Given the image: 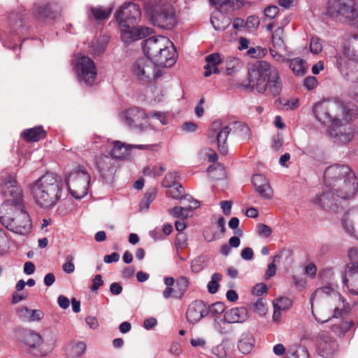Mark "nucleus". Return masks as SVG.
<instances>
[{
  "instance_id": "54",
  "label": "nucleus",
  "mask_w": 358,
  "mask_h": 358,
  "mask_svg": "<svg viewBox=\"0 0 358 358\" xmlns=\"http://www.w3.org/2000/svg\"><path fill=\"white\" fill-rule=\"evenodd\" d=\"M34 10L38 17H48L50 16L51 4L39 6L34 5Z\"/></svg>"
},
{
  "instance_id": "8",
  "label": "nucleus",
  "mask_w": 358,
  "mask_h": 358,
  "mask_svg": "<svg viewBox=\"0 0 358 358\" xmlns=\"http://www.w3.org/2000/svg\"><path fill=\"white\" fill-rule=\"evenodd\" d=\"M73 66L79 83L89 86L94 83L97 69L90 57L82 55H76L73 60Z\"/></svg>"
},
{
  "instance_id": "32",
  "label": "nucleus",
  "mask_w": 358,
  "mask_h": 358,
  "mask_svg": "<svg viewBox=\"0 0 358 358\" xmlns=\"http://www.w3.org/2000/svg\"><path fill=\"white\" fill-rule=\"evenodd\" d=\"M17 314L22 320L27 322H39L44 317L41 310H31L25 306L18 308Z\"/></svg>"
},
{
  "instance_id": "27",
  "label": "nucleus",
  "mask_w": 358,
  "mask_h": 358,
  "mask_svg": "<svg viewBox=\"0 0 358 358\" xmlns=\"http://www.w3.org/2000/svg\"><path fill=\"white\" fill-rule=\"evenodd\" d=\"M248 317L249 313L245 307H234L224 312L223 322L227 324L243 323Z\"/></svg>"
},
{
  "instance_id": "21",
  "label": "nucleus",
  "mask_w": 358,
  "mask_h": 358,
  "mask_svg": "<svg viewBox=\"0 0 358 358\" xmlns=\"http://www.w3.org/2000/svg\"><path fill=\"white\" fill-rule=\"evenodd\" d=\"M341 225L347 234L358 240V206L351 208L344 213Z\"/></svg>"
},
{
  "instance_id": "60",
  "label": "nucleus",
  "mask_w": 358,
  "mask_h": 358,
  "mask_svg": "<svg viewBox=\"0 0 358 358\" xmlns=\"http://www.w3.org/2000/svg\"><path fill=\"white\" fill-rule=\"evenodd\" d=\"M91 48H92V52L94 55H99L105 52V50L106 49V43L103 41L92 42Z\"/></svg>"
},
{
  "instance_id": "61",
  "label": "nucleus",
  "mask_w": 358,
  "mask_h": 358,
  "mask_svg": "<svg viewBox=\"0 0 358 358\" xmlns=\"http://www.w3.org/2000/svg\"><path fill=\"white\" fill-rule=\"evenodd\" d=\"M257 231L259 236L266 238L271 234L272 229L269 226L266 224H259L257 227Z\"/></svg>"
},
{
  "instance_id": "49",
  "label": "nucleus",
  "mask_w": 358,
  "mask_h": 358,
  "mask_svg": "<svg viewBox=\"0 0 358 358\" xmlns=\"http://www.w3.org/2000/svg\"><path fill=\"white\" fill-rule=\"evenodd\" d=\"M10 21V33H13L15 36L20 35V33L24 30L23 22L20 16H16L13 22V17H9Z\"/></svg>"
},
{
  "instance_id": "11",
  "label": "nucleus",
  "mask_w": 358,
  "mask_h": 358,
  "mask_svg": "<svg viewBox=\"0 0 358 358\" xmlns=\"http://www.w3.org/2000/svg\"><path fill=\"white\" fill-rule=\"evenodd\" d=\"M131 71L134 77L146 83L157 80L164 74V70L157 67L148 58L136 61L132 65Z\"/></svg>"
},
{
  "instance_id": "39",
  "label": "nucleus",
  "mask_w": 358,
  "mask_h": 358,
  "mask_svg": "<svg viewBox=\"0 0 358 358\" xmlns=\"http://www.w3.org/2000/svg\"><path fill=\"white\" fill-rule=\"evenodd\" d=\"M206 64L204 66L205 72L203 73L205 77H209L212 73V66L218 65L221 63L222 59L220 55L217 52L208 55L206 57Z\"/></svg>"
},
{
  "instance_id": "36",
  "label": "nucleus",
  "mask_w": 358,
  "mask_h": 358,
  "mask_svg": "<svg viewBox=\"0 0 358 358\" xmlns=\"http://www.w3.org/2000/svg\"><path fill=\"white\" fill-rule=\"evenodd\" d=\"M113 159L110 156L104 155L98 158L96 166L103 176L108 173L112 174L114 171Z\"/></svg>"
},
{
  "instance_id": "5",
  "label": "nucleus",
  "mask_w": 358,
  "mask_h": 358,
  "mask_svg": "<svg viewBox=\"0 0 358 358\" xmlns=\"http://www.w3.org/2000/svg\"><path fill=\"white\" fill-rule=\"evenodd\" d=\"M144 10L154 24L171 29L176 24L175 12L165 1L144 0Z\"/></svg>"
},
{
  "instance_id": "57",
  "label": "nucleus",
  "mask_w": 358,
  "mask_h": 358,
  "mask_svg": "<svg viewBox=\"0 0 358 358\" xmlns=\"http://www.w3.org/2000/svg\"><path fill=\"white\" fill-rule=\"evenodd\" d=\"M343 55H344L348 61L358 62V54L354 49H351L350 46L345 45L342 50Z\"/></svg>"
},
{
  "instance_id": "9",
  "label": "nucleus",
  "mask_w": 358,
  "mask_h": 358,
  "mask_svg": "<svg viewBox=\"0 0 358 358\" xmlns=\"http://www.w3.org/2000/svg\"><path fill=\"white\" fill-rule=\"evenodd\" d=\"M121 121L128 127L144 131L153 129L155 127L148 121V113L139 107H132L122 111L120 113Z\"/></svg>"
},
{
  "instance_id": "23",
  "label": "nucleus",
  "mask_w": 358,
  "mask_h": 358,
  "mask_svg": "<svg viewBox=\"0 0 358 358\" xmlns=\"http://www.w3.org/2000/svg\"><path fill=\"white\" fill-rule=\"evenodd\" d=\"M350 311V306H345V312H341L335 317L333 315L334 320L331 322V330L338 336H343L350 330L354 323L352 320H346L345 316Z\"/></svg>"
},
{
  "instance_id": "25",
  "label": "nucleus",
  "mask_w": 358,
  "mask_h": 358,
  "mask_svg": "<svg viewBox=\"0 0 358 358\" xmlns=\"http://www.w3.org/2000/svg\"><path fill=\"white\" fill-rule=\"evenodd\" d=\"M336 341L327 334L322 335L317 341V351L321 357L331 358L337 351Z\"/></svg>"
},
{
  "instance_id": "34",
  "label": "nucleus",
  "mask_w": 358,
  "mask_h": 358,
  "mask_svg": "<svg viewBox=\"0 0 358 358\" xmlns=\"http://www.w3.org/2000/svg\"><path fill=\"white\" fill-rule=\"evenodd\" d=\"M130 145L120 141L113 142V148L110 150V156L114 159H124L129 155Z\"/></svg>"
},
{
  "instance_id": "62",
  "label": "nucleus",
  "mask_w": 358,
  "mask_h": 358,
  "mask_svg": "<svg viewBox=\"0 0 358 358\" xmlns=\"http://www.w3.org/2000/svg\"><path fill=\"white\" fill-rule=\"evenodd\" d=\"M348 60L346 57L343 55V52L341 51L339 53H337L336 55V67L341 71L343 67H345L348 64Z\"/></svg>"
},
{
  "instance_id": "51",
  "label": "nucleus",
  "mask_w": 358,
  "mask_h": 358,
  "mask_svg": "<svg viewBox=\"0 0 358 358\" xmlns=\"http://www.w3.org/2000/svg\"><path fill=\"white\" fill-rule=\"evenodd\" d=\"M273 308H277L280 310H288L292 305V301L287 297H280L273 302Z\"/></svg>"
},
{
  "instance_id": "3",
  "label": "nucleus",
  "mask_w": 358,
  "mask_h": 358,
  "mask_svg": "<svg viewBox=\"0 0 358 358\" xmlns=\"http://www.w3.org/2000/svg\"><path fill=\"white\" fill-rule=\"evenodd\" d=\"M248 83L245 87L264 93L268 89L273 96L282 90V82L278 69L266 61H260L248 71Z\"/></svg>"
},
{
  "instance_id": "31",
  "label": "nucleus",
  "mask_w": 358,
  "mask_h": 358,
  "mask_svg": "<svg viewBox=\"0 0 358 358\" xmlns=\"http://www.w3.org/2000/svg\"><path fill=\"white\" fill-rule=\"evenodd\" d=\"M255 345V339L250 331H244L241 334L237 341V348L243 355L250 354Z\"/></svg>"
},
{
  "instance_id": "63",
  "label": "nucleus",
  "mask_w": 358,
  "mask_h": 358,
  "mask_svg": "<svg viewBox=\"0 0 358 358\" xmlns=\"http://www.w3.org/2000/svg\"><path fill=\"white\" fill-rule=\"evenodd\" d=\"M103 285V280H102L101 275L100 274H97L94 276V278L92 280V285L90 287V289L92 292H96Z\"/></svg>"
},
{
  "instance_id": "35",
  "label": "nucleus",
  "mask_w": 358,
  "mask_h": 358,
  "mask_svg": "<svg viewBox=\"0 0 358 358\" xmlns=\"http://www.w3.org/2000/svg\"><path fill=\"white\" fill-rule=\"evenodd\" d=\"M22 136L27 142H37L45 137V131L41 126L25 129Z\"/></svg>"
},
{
  "instance_id": "20",
  "label": "nucleus",
  "mask_w": 358,
  "mask_h": 358,
  "mask_svg": "<svg viewBox=\"0 0 358 358\" xmlns=\"http://www.w3.org/2000/svg\"><path fill=\"white\" fill-rule=\"evenodd\" d=\"M169 38L164 36H150L143 41L141 46L144 55L149 59L157 55L162 46L165 45Z\"/></svg>"
},
{
  "instance_id": "22",
  "label": "nucleus",
  "mask_w": 358,
  "mask_h": 358,
  "mask_svg": "<svg viewBox=\"0 0 358 358\" xmlns=\"http://www.w3.org/2000/svg\"><path fill=\"white\" fill-rule=\"evenodd\" d=\"M310 303L311 306V313L315 320L318 323H326L331 322L334 320V304L330 301H326L325 304L318 307L316 310L313 308V296L310 298Z\"/></svg>"
},
{
  "instance_id": "37",
  "label": "nucleus",
  "mask_w": 358,
  "mask_h": 358,
  "mask_svg": "<svg viewBox=\"0 0 358 358\" xmlns=\"http://www.w3.org/2000/svg\"><path fill=\"white\" fill-rule=\"evenodd\" d=\"M215 6L216 10L232 11L241 6L238 0H209Z\"/></svg>"
},
{
  "instance_id": "53",
  "label": "nucleus",
  "mask_w": 358,
  "mask_h": 358,
  "mask_svg": "<svg viewBox=\"0 0 358 358\" xmlns=\"http://www.w3.org/2000/svg\"><path fill=\"white\" fill-rule=\"evenodd\" d=\"M225 306L222 302H216L211 306H207V315H210L215 316V315L221 314L224 312Z\"/></svg>"
},
{
  "instance_id": "24",
  "label": "nucleus",
  "mask_w": 358,
  "mask_h": 358,
  "mask_svg": "<svg viewBox=\"0 0 358 358\" xmlns=\"http://www.w3.org/2000/svg\"><path fill=\"white\" fill-rule=\"evenodd\" d=\"M207 305L201 300L192 302L187 310L186 318L189 323L196 324L207 316Z\"/></svg>"
},
{
  "instance_id": "52",
  "label": "nucleus",
  "mask_w": 358,
  "mask_h": 358,
  "mask_svg": "<svg viewBox=\"0 0 358 358\" xmlns=\"http://www.w3.org/2000/svg\"><path fill=\"white\" fill-rule=\"evenodd\" d=\"M164 171V167L163 166L159 167L157 166H154L153 167L146 166L143 170V173L145 176L152 178L161 176Z\"/></svg>"
},
{
  "instance_id": "41",
  "label": "nucleus",
  "mask_w": 358,
  "mask_h": 358,
  "mask_svg": "<svg viewBox=\"0 0 358 358\" xmlns=\"http://www.w3.org/2000/svg\"><path fill=\"white\" fill-rule=\"evenodd\" d=\"M157 194V189L155 188H151L148 189L141 202L139 203V209L141 211L148 210L150 204L154 201Z\"/></svg>"
},
{
  "instance_id": "10",
  "label": "nucleus",
  "mask_w": 358,
  "mask_h": 358,
  "mask_svg": "<svg viewBox=\"0 0 358 358\" xmlns=\"http://www.w3.org/2000/svg\"><path fill=\"white\" fill-rule=\"evenodd\" d=\"M90 182L89 173L80 168L71 173L65 179L70 194L76 199H80L87 194Z\"/></svg>"
},
{
  "instance_id": "45",
  "label": "nucleus",
  "mask_w": 358,
  "mask_h": 358,
  "mask_svg": "<svg viewBox=\"0 0 358 358\" xmlns=\"http://www.w3.org/2000/svg\"><path fill=\"white\" fill-rule=\"evenodd\" d=\"M289 67L293 72L297 75H303L305 72V62L303 59L297 57L289 60Z\"/></svg>"
},
{
  "instance_id": "19",
  "label": "nucleus",
  "mask_w": 358,
  "mask_h": 358,
  "mask_svg": "<svg viewBox=\"0 0 358 358\" xmlns=\"http://www.w3.org/2000/svg\"><path fill=\"white\" fill-rule=\"evenodd\" d=\"M283 28L278 27L271 35V46L269 48V52L271 57L278 62L282 63L287 61V59L282 52L286 50V45L283 40Z\"/></svg>"
},
{
  "instance_id": "59",
  "label": "nucleus",
  "mask_w": 358,
  "mask_h": 358,
  "mask_svg": "<svg viewBox=\"0 0 358 358\" xmlns=\"http://www.w3.org/2000/svg\"><path fill=\"white\" fill-rule=\"evenodd\" d=\"M254 310L259 315H265L267 311L266 302L263 299H259L253 304Z\"/></svg>"
},
{
  "instance_id": "38",
  "label": "nucleus",
  "mask_w": 358,
  "mask_h": 358,
  "mask_svg": "<svg viewBox=\"0 0 358 358\" xmlns=\"http://www.w3.org/2000/svg\"><path fill=\"white\" fill-rule=\"evenodd\" d=\"M113 10V7L103 8L101 6L90 7V10L87 13L89 17L91 15L96 20H103L107 19Z\"/></svg>"
},
{
  "instance_id": "16",
  "label": "nucleus",
  "mask_w": 358,
  "mask_h": 358,
  "mask_svg": "<svg viewBox=\"0 0 358 358\" xmlns=\"http://www.w3.org/2000/svg\"><path fill=\"white\" fill-rule=\"evenodd\" d=\"M322 294L327 295L328 298L326 301H330L334 303V316L335 317L339 313L345 312V306L349 305L343 296L336 290L332 286H324L317 289L315 292L311 295L313 296V299L317 296H322Z\"/></svg>"
},
{
  "instance_id": "43",
  "label": "nucleus",
  "mask_w": 358,
  "mask_h": 358,
  "mask_svg": "<svg viewBox=\"0 0 358 358\" xmlns=\"http://www.w3.org/2000/svg\"><path fill=\"white\" fill-rule=\"evenodd\" d=\"M241 67V62L239 59L229 57L226 59V71L228 75H233Z\"/></svg>"
},
{
  "instance_id": "40",
  "label": "nucleus",
  "mask_w": 358,
  "mask_h": 358,
  "mask_svg": "<svg viewBox=\"0 0 358 358\" xmlns=\"http://www.w3.org/2000/svg\"><path fill=\"white\" fill-rule=\"evenodd\" d=\"M285 358H309V355L305 348L293 345L287 350Z\"/></svg>"
},
{
  "instance_id": "56",
  "label": "nucleus",
  "mask_w": 358,
  "mask_h": 358,
  "mask_svg": "<svg viewBox=\"0 0 358 358\" xmlns=\"http://www.w3.org/2000/svg\"><path fill=\"white\" fill-rule=\"evenodd\" d=\"M267 54V49L261 46L250 48L248 50V55L254 58H262Z\"/></svg>"
},
{
  "instance_id": "48",
  "label": "nucleus",
  "mask_w": 358,
  "mask_h": 358,
  "mask_svg": "<svg viewBox=\"0 0 358 358\" xmlns=\"http://www.w3.org/2000/svg\"><path fill=\"white\" fill-rule=\"evenodd\" d=\"M222 275L220 273H214L211 276V280L207 285L208 291L210 294H215L219 287V282L221 281Z\"/></svg>"
},
{
  "instance_id": "2",
  "label": "nucleus",
  "mask_w": 358,
  "mask_h": 358,
  "mask_svg": "<svg viewBox=\"0 0 358 358\" xmlns=\"http://www.w3.org/2000/svg\"><path fill=\"white\" fill-rule=\"evenodd\" d=\"M64 188L62 178L47 173L29 185V190L36 205L41 208H52L60 201Z\"/></svg>"
},
{
  "instance_id": "26",
  "label": "nucleus",
  "mask_w": 358,
  "mask_h": 358,
  "mask_svg": "<svg viewBox=\"0 0 358 358\" xmlns=\"http://www.w3.org/2000/svg\"><path fill=\"white\" fill-rule=\"evenodd\" d=\"M252 183L255 191L264 199H271L273 191L270 185L268 180L262 174H255L252 177Z\"/></svg>"
},
{
  "instance_id": "44",
  "label": "nucleus",
  "mask_w": 358,
  "mask_h": 358,
  "mask_svg": "<svg viewBox=\"0 0 358 358\" xmlns=\"http://www.w3.org/2000/svg\"><path fill=\"white\" fill-rule=\"evenodd\" d=\"M86 344L83 341H79L72 345L69 352V358H80L82 357L86 350Z\"/></svg>"
},
{
  "instance_id": "14",
  "label": "nucleus",
  "mask_w": 358,
  "mask_h": 358,
  "mask_svg": "<svg viewBox=\"0 0 358 358\" xmlns=\"http://www.w3.org/2000/svg\"><path fill=\"white\" fill-rule=\"evenodd\" d=\"M348 258L351 266H349L343 282L352 294L358 295V248L350 249Z\"/></svg>"
},
{
  "instance_id": "58",
  "label": "nucleus",
  "mask_w": 358,
  "mask_h": 358,
  "mask_svg": "<svg viewBox=\"0 0 358 358\" xmlns=\"http://www.w3.org/2000/svg\"><path fill=\"white\" fill-rule=\"evenodd\" d=\"M259 25V20L257 16H249L245 21V27L248 30L252 31L256 30Z\"/></svg>"
},
{
  "instance_id": "30",
  "label": "nucleus",
  "mask_w": 358,
  "mask_h": 358,
  "mask_svg": "<svg viewBox=\"0 0 358 358\" xmlns=\"http://www.w3.org/2000/svg\"><path fill=\"white\" fill-rule=\"evenodd\" d=\"M231 11L221 10H214L210 17V23L213 28L217 31H224L230 24V18L227 15Z\"/></svg>"
},
{
  "instance_id": "47",
  "label": "nucleus",
  "mask_w": 358,
  "mask_h": 358,
  "mask_svg": "<svg viewBox=\"0 0 358 358\" xmlns=\"http://www.w3.org/2000/svg\"><path fill=\"white\" fill-rule=\"evenodd\" d=\"M166 192V194L171 197L173 199L179 200L183 198L185 195V189L183 187L177 183Z\"/></svg>"
},
{
  "instance_id": "7",
  "label": "nucleus",
  "mask_w": 358,
  "mask_h": 358,
  "mask_svg": "<svg viewBox=\"0 0 358 358\" xmlns=\"http://www.w3.org/2000/svg\"><path fill=\"white\" fill-rule=\"evenodd\" d=\"M16 211L14 217L3 215L0 217V222L10 231L20 235H27L32 229V221L29 214L25 209L24 201L21 206H13Z\"/></svg>"
},
{
  "instance_id": "17",
  "label": "nucleus",
  "mask_w": 358,
  "mask_h": 358,
  "mask_svg": "<svg viewBox=\"0 0 358 358\" xmlns=\"http://www.w3.org/2000/svg\"><path fill=\"white\" fill-rule=\"evenodd\" d=\"M165 45H163L157 55H155L150 60L161 69L173 66L177 59L176 50L173 43L169 39Z\"/></svg>"
},
{
  "instance_id": "18",
  "label": "nucleus",
  "mask_w": 358,
  "mask_h": 358,
  "mask_svg": "<svg viewBox=\"0 0 358 358\" xmlns=\"http://www.w3.org/2000/svg\"><path fill=\"white\" fill-rule=\"evenodd\" d=\"M141 16V11L139 6L132 2L124 3L115 13L118 24L121 21H124L125 23L134 25L139 21Z\"/></svg>"
},
{
  "instance_id": "28",
  "label": "nucleus",
  "mask_w": 358,
  "mask_h": 358,
  "mask_svg": "<svg viewBox=\"0 0 358 358\" xmlns=\"http://www.w3.org/2000/svg\"><path fill=\"white\" fill-rule=\"evenodd\" d=\"M220 126L221 122L220 121L214 122L212 124V131H214V133L216 135L217 147L220 152L224 155L228 152L227 140L231 130V128H230L229 126H225L223 127L220 131H217Z\"/></svg>"
},
{
  "instance_id": "42",
  "label": "nucleus",
  "mask_w": 358,
  "mask_h": 358,
  "mask_svg": "<svg viewBox=\"0 0 358 358\" xmlns=\"http://www.w3.org/2000/svg\"><path fill=\"white\" fill-rule=\"evenodd\" d=\"M169 212L170 215L174 217L185 220L189 216V214L192 212V207L176 206L169 210Z\"/></svg>"
},
{
  "instance_id": "64",
  "label": "nucleus",
  "mask_w": 358,
  "mask_h": 358,
  "mask_svg": "<svg viewBox=\"0 0 358 358\" xmlns=\"http://www.w3.org/2000/svg\"><path fill=\"white\" fill-rule=\"evenodd\" d=\"M317 80L314 76H310L304 79L303 85L308 90H311L315 88L317 85Z\"/></svg>"
},
{
  "instance_id": "1",
  "label": "nucleus",
  "mask_w": 358,
  "mask_h": 358,
  "mask_svg": "<svg viewBox=\"0 0 358 358\" xmlns=\"http://www.w3.org/2000/svg\"><path fill=\"white\" fill-rule=\"evenodd\" d=\"M338 109L346 121H351L358 115V107L353 104L345 106L338 99L334 101H324L316 103L313 108L315 118L322 124L329 127V132L331 136L337 141L345 143L349 142L354 136L350 128L347 131L346 127L341 123L339 119L334 114Z\"/></svg>"
},
{
  "instance_id": "46",
  "label": "nucleus",
  "mask_w": 358,
  "mask_h": 358,
  "mask_svg": "<svg viewBox=\"0 0 358 358\" xmlns=\"http://www.w3.org/2000/svg\"><path fill=\"white\" fill-rule=\"evenodd\" d=\"M233 129L238 135L245 139H248L250 136V129L249 127L244 123L234 122L233 124Z\"/></svg>"
},
{
  "instance_id": "55",
  "label": "nucleus",
  "mask_w": 358,
  "mask_h": 358,
  "mask_svg": "<svg viewBox=\"0 0 358 358\" xmlns=\"http://www.w3.org/2000/svg\"><path fill=\"white\" fill-rule=\"evenodd\" d=\"M322 50V45L320 38L317 36H313L310 41V51L314 55H317Z\"/></svg>"
},
{
  "instance_id": "4",
  "label": "nucleus",
  "mask_w": 358,
  "mask_h": 358,
  "mask_svg": "<svg viewBox=\"0 0 358 358\" xmlns=\"http://www.w3.org/2000/svg\"><path fill=\"white\" fill-rule=\"evenodd\" d=\"M348 176L350 178H353V172L348 165L336 164L328 166L324 172V189L322 194L316 195L313 203L327 210H336V204L334 206L329 199V192L338 183L345 184V179Z\"/></svg>"
},
{
  "instance_id": "29",
  "label": "nucleus",
  "mask_w": 358,
  "mask_h": 358,
  "mask_svg": "<svg viewBox=\"0 0 358 358\" xmlns=\"http://www.w3.org/2000/svg\"><path fill=\"white\" fill-rule=\"evenodd\" d=\"M18 339L25 345L31 349H36L43 343L41 336L31 329H22L18 331Z\"/></svg>"
},
{
  "instance_id": "13",
  "label": "nucleus",
  "mask_w": 358,
  "mask_h": 358,
  "mask_svg": "<svg viewBox=\"0 0 358 358\" xmlns=\"http://www.w3.org/2000/svg\"><path fill=\"white\" fill-rule=\"evenodd\" d=\"M358 184L355 173L353 178H350V176L345 178V184L338 183L330 192H329V199L335 205L336 204V210H332L337 213L338 211V201L339 199L347 200L353 199L357 192Z\"/></svg>"
},
{
  "instance_id": "12",
  "label": "nucleus",
  "mask_w": 358,
  "mask_h": 358,
  "mask_svg": "<svg viewBox=\"0 0 358 358\" xmlns=\"http://www.w3.org/2000/svg\"><path fill=\"white\" fill-rule=\"evenodd\" d=\"M0 194L5 198L7 205L21 206L23 199V192L18 185L15 176L8 175L2 179L0 183Z\"/></svg>"
},
{
  "instance_id": "15",
  "label": "nucleus",
  "mask_w": 358,
  "mask_h": 358,
  "mask_svg": "<svg viewBox=\"0 0 358 358\" xmlns=\"http://www.w3.org/2000/svg\"><path fill=\"white\" fill-rule=\"evenodd\" d=\"M122 41L125 44H130L135 41L140 40L144 37L151 35L153 29L148 27H134L131 24L121 21L119 24Z\"/></svg>"
},
{
  "instance_id": "33",
  "label": "nucleus",
  "mask_w": 358,
  "mask_h": 358,
  "mask_svg": "<svg viewBox=\"0 0 358 358\" xmlns=\"http://www.w3.org/2000/svg\"><path fill=\"white\" fill-rule=\"evenodd\" d=\"M169 113L164 111H150L148 113V121L150 122L155 127L164 126L169 124Z\"/></svg>"
},
{
  "instance_id": "6",
  "label": "nucleus",
  "mask_w": 358,
  "mask_h": 358,
  "mask_svg": "<svg viewBox=\"0 0 358 358\" xmlns=\"http://www.w3.org/2000/svg\"><path fill=\"white\" fill-rule=\"evenodd\" d=\"M326 15L334 20H345L358 28V8L355 0H329Z\"/></svg>"
},
{
  "instance_id": "50",
  "label": "nucleus",
  "mask_w": 358,
  "mask_h": 358,
  "mask_svg": "<svg viewBox=\"0 0 358 358\" xmlns=\"http://www.w3.org/2000/svg\"><path fill=\"white\" fill-rule=\"evenodd\" d=\"M179 175L176 171H171L166 174L162 185L164 187H172L176 185V180L178 179Z\"/></svg>"
}]
</instances>
